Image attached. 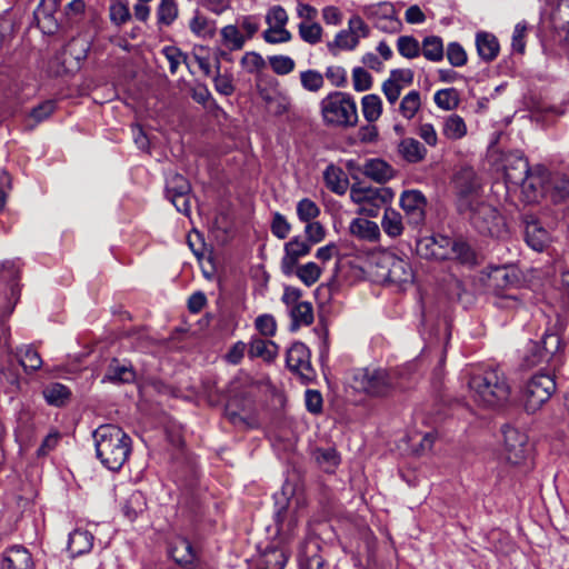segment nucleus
Segmentation results:
<instances>
[{"mask_svg":"<svg viewBox=\"0 0 569 569\" xmlns=\"http://www.w3.org/2000/svg\"><path fill=\"white\" fill-rule=\"evenodd\" d=\"M472 401L482 409L501 410L510 402L511 387L499 367H490L471 375L468 381Z\"/></svg>","mask_w":569,"mask_h":569,"instance_id":"f257e3e1","label":"nucleus"},{"mask_svg":"<svg viewBox=\"0 0 569 569\" xmlns=\"http://www.w3.org/2000/svg\"><path fill=\"white\" fill-rule=\"evenodd\" d=\"M92 438L96 456L102 466L110 471H119L131 455V437L119 426L106 423L92 432Z\"/></svg>","mask_w":569,"mask_h":569,"instance_id":"f03ea898","label":"nucleus"},{"mask_svg":"<svg viewBox=\"0 0 569 569\" xmlns=\"http://www.w3.org/2000/svg\"><path fill=\"white\" fill-rule=\"evenodd\" d=\"M323 121L329 126L351 128L358 123L355 98L347 92L333 91L320 102Z\"/></svg>","mask_w":569,"mask_h":569,"instance_id":"7ed1b4c3","label":"nucleus"},{"mask_svg":"<svg viewBox=\"0 0 569 569\" xmlns=\"http://www.w3.org/2000/svg\"><path fill=\"white\" fill-rule=\"evenodd\" d=\"M352 388L369 397L386 398L397 390L398 377L383 368H361L353 372Z\"/></svg>","mask_w":569,"mask_h":569,"instance_id":"20e7f679","label":"nucleus"},{"mask_svg":"<svg viewBox=\"0 0 569 569\" xmlns=\"http://www.w3.org/2000/svg\"><path fill=\"white\" fill-rule=\"evenodd\" d=\"M487 287L497 297L495 305L499 308H512L518 305V297L509 291L517 289L521 282L518 268L512 264L490 266L487 273Z\"/></svg>","mask_w":569,"mask_h":569,"instance_id":"39448f33","label":"nucleus"},{"mask_svg":"<svg viewBox=\"0 0 569 569\" xmlns=\"http://www.w3.org/2000/svg\"><path fill=\"white\" fill-rule=\"evenodd\" d=\"M556 391L553 376L546 372L533 375L520 390V401L528 413L539 410Z\"/></svg>","mask_w":569,"mask_h":569,"instance_id":"423d86ee","label":"nucleus"},{"mask_svg":"<svg viewBox=\"0 0 569 569\" xmlns=\"http://www.w3.org/2000/svg\"><path fill=\"white\" fill-rule=\"evenodd\" d=\"M562 341L558 333L547 330L539 341H530L523 356L527 367L550 363L558 359Z\"/></svg>","mask_w":569,"mask_h":569,"instance_id":"0eeeda50","label":"nucleus"},{"mask_svg":"<svg viewBox=\"0 0 569 569\" xmlns=\"http://www.w3.org/2000/svg\"><path fill=\"white\" fill-rule=\"evenodd\" d=\"M460 213L469 218L471 224L479 233L490 236L495 233L499 214L497 209L487 203L483 198L472 203L470 209H466V211Z\"/></svg>","mask_w":569,"mask_h":569,"instance_id":"6e6552de","label":"nucleus"},{"mask_svg":"<svg viewBox=\"0 0 569 569\" xmlns=\"http://www.w3.org/2000/svg\"><path fill=\"white\" fill-rule=\"evenodd\" d=\"M457 208L459 212L470 209L472 203L482 199L481 186L472 171H463L457 176Z\"/></svg>","mask_w":569,"mask_h":569,"instance_id":"1a4fd4ad","label":"nucleus"},{"mask_svg":"<svg viewBox=\"0 0 569 569\" xmlns=\"http://www.w3.org/2000/svg\"><path fill=\"white\" fill-rule=\"evenodd\" d=\"M501 433L503 436L507 461L512 465L520 463L525 459L527 452V436L508 423L501 427Z\"/></svg>","mask_w":569,"mask_h":569,"instance_id":"9d476101","label":"nucleus"},{"mask_svg":"<svg viewBox=\"0 0 569 569\" xmlns=\"http://www.w3.org/2000/svg\"><path fill=\"white\" fill-rule=\"evenodd\" d=\"M400 206L410 224L418 227L425 222L427 199L421 191H403L400 197Z\"/></svg>","mask_w":569,"mask_h":569,"instance_id":"9b49d317","label":"nucleus"},{"mask_svg":"<svg viewBox=\"0 0 569 569\" xmlns=\"http://www.w3.org/2000/svg\"><path fill=\"white\" fill-rule=\"evenodd\" d=\"M393 197V190L388 187H361L360 183L350 187V199L355 203L388 204Z\"/></svg>","mask_w":569,"mask_h":569,"instance_id":"f8f14e48","label":"nucleus"},{"mask_svg":"<svg viewBox=\"0 0 569 569\" xmlns=\"http://www.w3.org/2000/svg\"><path fill=\"white\" fill-rule=\"evenodd\" d=\"M311 244L301 240L300 237H293L290 241L284 244V254L281 259V271L286 276H291L300 258L309 254Z\"/></svg>","mask_w":569,"mask_h":569,"instance_id":"ddd939ff","label":"nucleus"},{"mask_svg":"<svg viewBox=\"0 0 569 569\" xmlns=\"http://www.w3.org/2000/svg\"><path fill=\"white\" fill-rule=\"evenodd\" d=\"M287 367L295 373H299L305 378H309L312 373L310 362V350L309 348L297 341L287 351L286 357Z\"/></svg>","mask_w":569,"mask_h":569,"instance_id":"4468645a","label":"nucleus"},{"mask_svg":"<svg viewBox=\"0 0 569 569\" xmlns=\"http://www.w3.org/2000/svg\"><path fill=\"white\" fill-rule=\"evenodd\" d=\"M136 379L137 372L131 362L113 358L106 369L102 382L122 385L132 383Z\"/></svg>","mask_w":569,"mask_h":569,"instance_id":"2eb2a0df","label":"nucleus"},{"mask_svg":"<svg viewBox=\"0 0 569 569\" xmlns=\"http://www.w3.org/2000/svg\"><path fill=\"white\" fill-rule=\"evenodd\" d=\"M169 556L180 566H190L197 559V551L193 545L186 537H174L168 549Z\"/></svg>","mask_w":569,"mask_h":569,"instance_id":"dca6fc26","label":"nucleus"},{"mask_svg":"<svg viewBox=\"0 0 569 569\" xmlns=\"http://www.w3.org/2000/svg\"><path fill=\"white\" fill-rule=\"evenodd\" d=\"M530 172L529 162L523 157H516L505 166V180L509 190H517Z\"/></svg>","mask_w":569,"mask_h":569,"instance_id":"f3484780","label":"nucleus"},{"mask_svg":"<svg viewBox=\"0 0 569 569\" xmlns=\"http://www.w3.org/2000/svg\"><path fill=\"white\" fill-rule=\"evenodd\" d=\"M362 174L378 183H385L395 177L396 170L385 160L375 158L363 163Z\"/></svg>","mask_w":569,"mask_h":569,"instance_id":"a211bd4d","label":"nucleus"},{"mask_svg":"<svg viewBox=\"0 0 569 569\" xmlns=\"http://www.w3.org/2000/svg\"><path fill=\"white\" fill-rule=\"evenodd\" d=\"M32 558L22 546L9 548L2 557V569H31Z\"/></svg>","mask_w":569,"mask_h":569,"instance_id":"6ab92c4d","label":"nucleus"},{"mask_svg":"<svg viewBox=\"0 0 569 569\" xmlns=\"http://www.w3.org/2000/svg\"><path fill=\"white\" fill-rule=\"evenodd\" d=\"M326 187L333 193L342 196L349 188L347 173L335 164H329L323 172Z\"/></svg>","mask_w":569,"mask_h":569,"instance_id":"aec40b11","label":"nucleus"},{"mask_svg":"<svg viewBox=\"0 0 569 569\" xmlns=\"http://www.w3.org/2000/svg\"><path fill=\"white\" fill-rule=\"evenodd\" d=\"M476 47L479 57L486 62L495 60L500 50L497 37L486 31H480L477 33Z\"/></svg>","mask_w":569,"mask_h":569,"instance_id":"412c9836","label":"nucleus"},{"mask_svg":"<svg viewBox=\"0 0 569 569\" xmlns=\"http://www.w3.org/2000/svg\"><path fill=\"white\" fill-rule=\"evenodd\" d=\"M93 535L88 530L76 529L69 533L68 551L72 557L89 552L93 546Z\"/></svg>","mask_w":569,"mask_h":569,"instance_id":"4be33fe9","label":"nucleus"},{"mask_svg":"<svg viewBox=\"0 0 569 569\" xmlns=\"http://www.w3.org/2000/svg\"><path fill=\"white\" fill-rule=\"evenodd\" d=\"M42 396L48 405L60 408L70 401L72 392L63 383L50 382L43 387Z\"/></svg>","mask_w":569,"mask_h":569,"instance_id":"5701e85b","label":"nucleus"},{"mask_svg":"<svg viewBox=\"0 0 569 569\" xmlns=\"http://www.w3.org/2000/svg\"><path fill=\"white\" fill-rule=\"evenodd\" d=\"M525 240L535 251L541 252L549 243V232L537 221H531L526 226Z\"/></svg>","mask_w":569,"mask_h":569,"instance_id":"b1692460","label":"nucleus"},{"mask_svg":"<svg viewBox=\"0 0 569 569\" xmlns=\"http://www.w3.org/2000/svg\"><path fill=\"white\" fill-rule=\"evenodd\" d=\"M398 151L410 163H418L427 156L426 147L413 138L402 139L398 146Z\"/></svg>","mask_w":569,"mask_h":569,"instance_id":"393cba45","label":"nucleus"},{"mask_svg":"<svg viewBox=\"0 0 569 569\" xmlns=\"http://www.w3.org/2000/svg\"><path fill=\"white\" fill-rule=\"evenodd\" d=\"M455 240L456 239L441 234L428 239L426 242V256H430L439 260L447 259Z\"/></svg>","mask_w":569,"mask_h":569,"instance_id":"a878e982","label":"nucleus"},{"mask_svg":"<svg viewBox=\"0 0 569 569\" xmlns=\"http://www.w3.org/2000/svg\"><path fill=\"white\" fill-rule=\"evenodd\" d=\"M349 231L352 236L369 241L377 240L380 234L379 227L376 222L361 218H356L351 221Z\"/></svg>","mask_w":569,"mask_h":569,"instance_id":"bb28decb","label":"nucleus"},{"mask_svg":"<svg viewBox=\"0 0 569 569\" xmlns=\"http://www.w3.org/2000/svg\"><path fill=\"white\" fill-rule=\"evenodd\" d=\"M412 270L408 261L392 257L389 263L388 279L395 283H407L412 280Z\"/></svg>","mask_w":569,"mask_h":569,"instance_id":"cd10ccee","label":"nucleus"},{"mask_svg":"<svg viewBox=\"0 0 569 569\" xmlns=\"http://www.w3.org/2000/svg\"><path fill=\"white\" fill-rule=\"evenodd\" d=\"M291 330H297L300 326H310L313 322V308L310 302L302 301L290 309Z\"/></svg>","mask_w":569,"mask_h":569,"instance_id":"c85d7f7f","label":"nucleus"},{"mask_svg":"<svg viewBox=\"0 0 569 569\" xmlns=\"http://www.w3.org/2000/svg\"><path fill=\"white\" fill-rule=\"evenodd\" d=\"M447 259H455L463 264H475L477 262L475 250L461 238L455 240Z\"/></svg>","mask_w":569,"mask_h":569,"instance_id":"c756f323","label":"nucleus"},{"mask_svg":"<svg viewBox=\"0 0 569 569\" xmlns=\"http://www.w3.org/2000/svg\"><path fill=\"white\" fill-rule=\"evenodd\" d=\"M222 44L230 51L241 50L246 43V37L240 32L236 24L224 26L220 30Z\"/></svg>","mask_w":569,"mask_h":569,"instance_id":"7c9ffc66","label":"nucleus"},{"mask_svg":"<svg viewBox=\"0 0 569 569\" xmlns=\"http://www.w3.org/2000/svg\"><path fill=\"white\" fill-rule=\"evenodd\" d=\"M421 52L423 57L433 62H439L443 59V42L438 36H428L422 40Z\"/></svg>","mask_w":569,"mask_h":569,"instance_id":"2f4dec72","label":"nucleus"},{"mask_svg":"<svg viewBox=\"0 0 569 569\" xmlns=\"http://www.w3.org/2000/svg\"><path fill=\"white\" fill-rule=\"evenodd\" d=\"M17 356L26 372H33L41 368L42 359L32 346H24L18 349Z\"/></svg>","mask_w":569,"mask_h":569,"instance_id":"473e14b6","label":"nucleus"},{"mask_svg":"<svg viewBox=\"0 0 569 569\" xmlns=\"http://www.w3.org/2000/svg\"><path fill=\"white\" fill-rule=\"evenodd\" d=\"M361 109L369 123L376 122L382 113V100L378 94H367L361 99Z\"/></svg>","mask_w":569,"mask_h":569,"instance_id":"72a5a7b5","label":"nucleus"},{"mask_svg":"<svg viewBox=\"0 0 569 569\" xmlns=\"http://www.w3.org/2000/svg\"><path fill=\"white\" fill-rule=\"evenodd\" d=\"M179 9L177 0H160L157 8V23L162 27L171 26L178 18Z\"/></svg>","mask_w":569,"mask_h":569,"instance_id":"f704fd0d","label":"nucleus"},{"mask_svg":"<svg viewBox=\"0 0 569 569\" xmlns=\"http://www.w3.org/2000/svg\"><path fill=\"white\" fill-rule=\"evenodd\" d=\"M442 133L450 140L461 139L467 133L465 120L458 114H450L443 122Z\"/></svg>","mask_w":569,"mask_h":569,"instance_id":"c9c22d12","label":"nucleus"},{"mask_svg":"<svg viewBox=\"0 0 569 569\" xmlns=\"http://www.w3.org/2000/svg\"><path fill=\"white\" fill-rule=\"evenodd\" d=\"M519 188L528 202H535L542 189V178L530 170Z\"/></svg>","mask_w":569,"mask_h":569,"instance_id":"e433bc0d","label":"nucleus"},{"mask_svg":"<svg viewBox=\"0 0 569 569\" xmlns=\"http://www.w3.org/2000/svg\"><path fill=\"white\" fill-rule=\"evenodd\" d=\"M421 107L420 92L417 90L409 91L400 101V114L410 120L412 119Z\"/></svg>","mask_w":569,"mask_h":569,"instance_id":"4c0bfd02","label":"nucleus"},{"mask_svg":"<svg viewBox=\"0 0 569 569\" xmlns=\"http://www.w3.org/2000/svg\"><path fill=\"white\" fill-rule=\"evenodd\" d=\"M315 459L319 467L326 472H333L340 462V457L336 449H317L315 451Z\"/></svg>","mask_w":569,"mask_h":569,"instance_id":"58836bf2","label":"nucleus"},{"mask_svg":"<svg viewBox=\"0 0 569 569\" xmlns=\"http://www.w3.org/2000/svg\"><path fill=\"white\" fill-rule=\"evenodd\" d=\"M381 226L383 231L393 238L400 236L403 230L400 213L390 208L385 210Z\"/></svg>","mask_w":569,"mask_h":569,"instance_id":"ea45409f","label":"nucleus"},{"mask_svg":"<svg viewBox=\"0 0 569 569\" xmlns=\"http://www.w3.org/2000/svg\"><path fill=\"white\" fill-rule=\"evenodd\" d=\"M288 553L283 549L272 548L266 551L261 560V569H283Z\"/></svg>","mask_w":569,"mask_h":569,"instance_id":"a19ab883","label":"nucleus"},{"mask_svg":"<svg viewBox=\"0 0 569 569\" xmlns=\"http://www.w3.org/2000/svg\"><path fill=\"white\" fill-rule=\"evenodd\" d=\"M398 52L407 59H413L420 56L421 46L412 36H401L397 40Z\"/></svg>","mask_w":569,"mask_h":569,"instance_id":"79ce46f5","label":"nucleus"},{"mask_svg":"<svg viewBox=\"0 0 569 569\" xmlns=\"http://www.w3.org/2000/svg\"><path fill=\"white\" fill-rule=\"evenodd\" d=\"M433 100L440 109L453 110L459 104V94L455 88L440 89L435 93Z\"/></svg>","mask_w":569,"mask_h":569,"instance_id":"37998d69","label":"nucleus"},{"mask_svg":"<svg viewBox=\"0 0 569 569\" xmlns=\"http://www.w3.org/2000/svg\"><path fill=\"white\" fill-rule=\"evenodd\" d=\"M191 184L187 178L180 173H173L167 179L166 192L167 196L180 194L184 196L190 193Z\"/></svg>","mask_w":569,"mask_h":569,"instance_id":"c03bdc74","label":"nucleus"},{"mask_svg":"<svg viewBox=\"0 0 569 569\" xmlns=\"http://www.w3.org/2000/svg\"><path fill=\"white\" fill-rule=\"evenodd\" d=\"M320 208L309 198H303L297 203V216L301 222H309L320 216Z\"/></svg>","mask_w":569,"mask_h":569,"instance_id":"a18cd8bd","label":"nucleus"},{"mask_svg":"<svg viewBox=\"0 0 569 569\" xmlns=\"http://www.w3.org/2000/svg\"><path fill=\"white\" fill-rule=\"evenodd\" d=\"M300 82L302 88L310 92L319 91L325 84L323 76L312 69L300 72Z\"/></svg>","mask_w":569,"mask_h":569,"instance_id":"49530a36","label":"nucleus"},{"mask_svg":"<svg viewBox=\"0 0 569 569\" xmlns=\"http://www.w3.org/2000/svg\"><path fill=\"white\" fill-rule=\"evenodd\" d=\"M298 28L299 36L305 42L309 44H317L318 42H320L322 36V28L319 23L301 22L299 23Z\"/></svg>","mask_w":569,"mask_h":569,"instance_id":"de8ad7c7","label":"nucleus"},{"mask_svg":"<svg viewBox=\"0 0 569 569\" xmlns=\"http://www.w3.org/2000/svg\"><path fill=\"white\" fill-rule=\"evenodd\" d=\"M240 32L242 31L246 41L251 39L260 29V18L256 14L241 16L237 19L236 24Z\"/></svg>","mask_w":569,"mask_h":569,"instance_id":"09e8293b","label":"nucleus"},{"mask_svg":"<svg viewBox=\"0 0 569 569\" xmlns=\"http://www.w3.org/2000/svg\"><path fill=\"white\" fill-rule=\"evenodd\" d=\"M276 498V511H274V521L279 532L290 530V523L286 525L287 509H288V499L284 493H280V496L274 495Z\"/></svg>","mask_w":569,"mask_h":569,"instance_id":"8fccbe9b","label":"nucleus"},{"mask_svg":"<svg viewBox=\"0 0 569 569\" xmlns=\"http://www.w3.org/2000/svg\"><path fill=\"white\" fill-rule=\"evenodd\" d=\"M161 53L169 61V70L172 74H174L181 63L187 64V54L183 53L176 46H166L162 48Z\"/></svg>","mask_w":569,"mask_h":569,"instance_id":"3c124183","label":"nucleus"},{"mask_svg":"<svg viewBox=\"0 0 569 569\" xmlns=\"http://www.w3.org/2000/svg\"><path fill=\"white\" fill-rule=\"evenodd\" d=\"M298 278L308 287L315 284L321 274V269L315 262H308L296 270Z\"/></svg>","mask_w":569,"mask_h":569,"instance_id":"603ef678","label":"nucleus"},{"mask_svg":"<svg viewBox=\"0 0 569 569\" xmlns=\"http://www.w3.org/2000/svg\"><path fill=\"white\" fill-rule=\"evenodd\" d=\"M288 20L289 17L286 9L279 4L270 7L266 13V23L269 26L268 29L286 27Z\"/></svg>","mask_w":569,"mask_h":569,"instance_id":"864d4df0","label":"nucleus"},{"mask_svg":"<svg viewBox=\"0 0 569 569\" xmlns=\"http://www.w3.org/2000/svg\"><path fill=\"white\" fill-rule=\"evenodd\" d=\"M358 46V40L355 34L350 32V30H341L337 33L335 41L328 43V48L331 52H333L335 48L343 49V50H353Z\"/></svg>","mask_w":569,"mask_h":569,"instance_id":"5fc2aeb1","label":"nucleus"},{"mask_svg":"<svg viewBox=\"0 0 569 569\" xmlns=\"http://www.w3.org/2000/svg\"><path fill=\"white\" fill-rule=\"evenodd\" d=\"M269 63L272 71L279 76L289 74L296 67L292 58L282 54L269 57Z\"/></svg>","mask_w":569,"mask_h":569,"instance_id":"6e6d98bb","label":"nucleus"},{"mask_svg":"<svg viewBox=\"0 0 569 569\" xmlns=\"http://www.w3.org/2000/svg\"><path fill=\"white\" fill-rule=\"evenodd\" d=\"M270 229L272 234L278 239H286L291 231V224L288 222L283 214L280 212H274L272 214Z\"/></svg>","mask_w":569,"mask_h":569,"instance_id":"4d7b16f0","label":"nucleus"},{"mask_svg":"<svg viewBox=\"0 0 569 569\" xmlns=\"http://www.w3.org/2000/svg\"><path fill=\"white\" fill-rule=\"evenodd\" d=\"M262 38L267 43L277 44L289 42L292 39V34L286 27H277L264 30Z\"/></svg>","mask_w":569,"mask_h":569,"instance_id":"13d9d810","label":"nucleus"},{"mask_svg":"<svg viewBox=\"0 0 569 569\" xmlns=\"http://www.w3.org/2000/svg\"><path fill=\"white\" fill-rule=\"evenodd\" d=\"M353 89L358 92L367 91L372 87L371 74L361 67L352 70Z\"/></svg>","mask_w":569,"mask_h":569,"instance_id":"bf43d9fd","label":"nucleus"},{"mask_svg":"<svg viewBox=\"0 0 569 569\" xmlns=\"http://www.w3.org/2000/svg\"><path fill=\"white\" fill-rule=\"evenodd\" d=\"M241 66L249 72L254 73L266 67V62L260 53L250 51L241 58Z\"/></svg>","mask_w":569,"mask_h":569,"instance_id":"052dcab7","label":"nucleus"},{"mask_svg":"<svg viewBox=\"0 0 569 569\" xmlns=\"http://www.w3.org/2000/svg\"><path fill=\"white\" fill-rule=\"evenodd\" d=\"M447 58L452 67H462L467 63V53L458 42L448 44Z\"/></svg>","mask_w":569,"mask_h":569,"instance_id":"680f3d73","label":"nucleus"},{"mask_svg":"<svg viewBox=\"0 0 569 569\" xmlns=\"http://www.w3.org/2000/svg\"><path fill=\"white\" fill-rule=\"evenodd\" d=\"M305 233L311 246L321 242L326 237L325 227L318 221L305 222Z\"/></svg>","mask_w":569,"mask_h":569,"instance_id":"e2e57ef3","label":"nucleus"},{"mask_svg":"<svg viewBox=\"0 0 569 569\" xmlns=\"http://www.w3.org/2000/svg\"><path fill=\"white\" fill-rule=\"evenodd\" d=\"M528 30V24L526 21L518 22L515 27L512 34V50L518 53H523L526 49V33Z\"/></svg>","mask_w":569,"mask_h":569,"instance_id":"0e129e2a","label":"nucleus"},{"mask_svg":"<svg viewBox=\"0 0 569 569\" xmlns=\"http://www.w3.org/2000/svg\"><path fill=\"white\" fill-rule=\"evenodd\" d=\"M257 330L266 336V337H272L276 333L277 330V323L274 318L271 315H261L259 316L254 321Z\"/></svg>","mask_w":569,"mask_h":569,"instance_id":"69168bd1","label":"nucleus"},{"mask_svg":"<svg viewBox=\"0 0 569 569\" xmlns=\"http://www.w3.org/2000/svg\"><path fill=\"white\" fill-rule=\"evenodd\" d=\"M325 76L335 87L343 88L347 84V71L340 66L328 67Z\"/></svg>","mask_w":569,"mask_h":569,"instance_id":"338daca9","label":"nucleus"},{"mask_svg":"<svg viewBox=\"0 0 569 569\" xmlns=\"http://www.w3.org/2000/svg\"><path fill=\"white\" fill-rule=\"evenodd\" d=\"M54 109L56 102L53 100H47L34 107L30 112V117L37 122H41L52 114Z\"/></svg>","mask_w":569,"mask_h":569,"instance_id":"774afa93","label":"nucleus"}]
</instances>
